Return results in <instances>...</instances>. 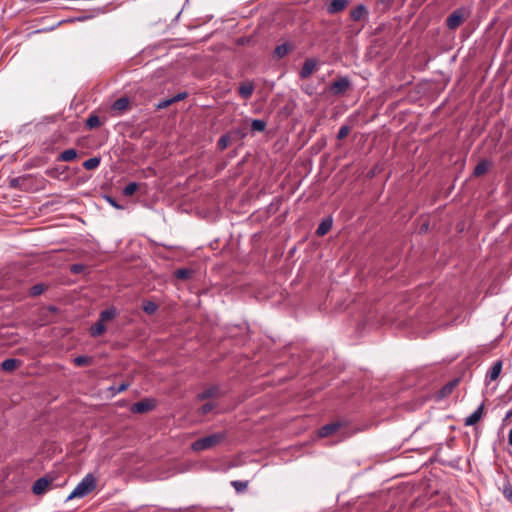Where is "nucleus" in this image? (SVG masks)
Listing matches in <instances>:
<instances>
[{
	"label": "nucleus",
	"instance_id": "f257e3e1",
	"mask_svg": "<svg viewBox=\"0 0 512 512\" xmlns=\"http://www.w3.org/2000/svg\"><path fill=\"white\" fill-rule=\"evenodd\" d=\"M95 478L92 474L85 475L76 485L72 492L67 496L66 501L74 498H83L95 489Z\"/></svg>",
	"mask_w": 512,
	"mask_h": 512
},
{
	"label": "nucleus",
	"instance_id": "f03ea898",
	"mask_svg": "<svg viewBox=\"0 0 512 512\" xmlns=\"http://www.w3.org/2000/svg\"><path fill=\"white\" fill-rule=\"evenodd\" d=\"M226 438V433L217 432L211 435L197 439L191 444V449L195 452L204 451L219 445Z\"/></svg>",
	"mask_w": 512,
	"mask_h": 512
},
{
	"label": "nucleus",
	"instance_id": "7ed1b4c3",
	"mask_svg": "<svg viewBox=\"0 0 512 512\" xmlns=\"http://www.w3.org/2000/svg\"><path fill=\"white\" fill-rule=\"evenodd\" d=\"M470 15V9L459 7L455 9L446 19V26L449 30L457 29L462 22Z\"/></svg>",
	"mask_w": 512,
	"mask_h": 512
},
{
	"label": "nucleus",
	"instance_id": "20e7f679",
	"mask_svg": "<svg viewBox=\"0 0 512 512\" xmlns=\"http://www.w3.org/2000/svg\"><path fill=\"white\" fill-rule=\"evenodd\" d=\"M351 87V81L348 77H340L332 82L329 86V91L333 95H341Z\"/></svg>",
	"mask_w": 512,
	"mask_h": 512
},
{
	"label": "nucleus",
	"instance_id": "39448f33",
	"mask_svg": "<svg viewBox=\"0 0 512 512\" xmlns=\"http://www.w3.org/2000/svg\"><path fill=\"white\" fill-rule=\"evenodd\" d=\"M155 407V402L152 399H143L134 403L131 407V411L133 413H146L153 410Z\"/></svg>",
	"mask_w": 512,
	"mask_h": 512
},
{
	"label": "nucleus",
	"instance_id": "423d86ee",
	"mask_svg": "<svg viewBox=\"0 0 512 512\" xmlns=\"http://www.w3.org/2000/svg\"><path fill=\"white\" fill-rule=\"evenodd\" d=\"M318 62L315 58H308L303 63V66L299 72L301 79H307L316 70Z\"/></svg>",
	"mask_w": 512,
	"mask_h": 512
},
{
	"label": "nucleus",
	"instance_id": "0eeeda50",
	"mask_svg": "<svg viewBox=\"0 0 512 512\" xmlns=\"http://www.w3.org/2000/svg\"><path fill=\"white\" fill-rule=\"evenodd\" d=\"M50 480L45 477L37 479L32 487V491L36 495H41L46 492L48 486L50 485Z\"/></svg>",
	"mask_w": 512,
	"mask_h": 512
},
{
	"label": "nucleus",
	"instance_id": "6e6552de",
	"mask_svg": "<svg viewBox=\"0 0 512 512\" xmlns=\"http://www.w3.org/2000/svg\"><path fill=\"white\" fill-rule=\"evenodd\" d=\"M502 366H503V363L501 360L495 361L493 363L492 367L488 370V372L486 374V380L487 381L496 380L502 371Z\"/></svg>",
	"mask_w": 512,
	"mask_h": 512
},
{
	"label": "nucleus",
	"instance_id": "1a4fd4ad",
	"mask_svg": "<svg viewBox=\"0 0 512 512\" xmlns=\"http://www.w3.org/2000/svg\"><path fill=\"white\" fill-rule=\"evenodd\" d=\"M368 9L364 4H359L350 12L353 21H360L363 17L368 16Z\"/></svg>",
	"mask_w": 512,
	"mask_h": 512
},
{
	"label": "nucleus",
	"instance_id": "9d476101",
	"mask_svg": "<svg viewBox=\"0 0 512 512\" xmlns=\"http://www.w3.org/2000/svg\"><path fill=\"white\" fill-rule=\"evenodd\" d=\"M484 404L482 403L473 413L466 417L464 424L466 426L475 425L482 417Z\"/></svg>",
	"mask_w": 512,
	"mask_h": 512
},
{
	"label": "nucleus",
	"instance_id": "9b49d317",
	"mask_svg": "<svg viewBox=\"0 0 512 512\" xmlns=\"http://www.w3.org/2000/svg\"><path fill=\"white\" fill-rule=\"evenodd\" d=\"M348 0H332L327 7L329 14H336L346 8Z\"/></svg>",
	"mask_w": 512,
	"mask_h": 512
},
{
	"label": "nucleus",
	"instance_id": "f8f14e48",
	"mask_svg": "<svg viewBox=\"0 0 512 512\" xmlns=\"http://www.w3.org/2000/svg\"><path fill=\"white\" fill-rule=\"evenodd\" d=\"M492 166V162L487 159H482L474 168L473 175L475 177H480L484 175L489 168Z\"/></svg>",
	"mask_w": 512,
	"mask_h": 512
},
{
	"label": "nucleus",
	"instance_id": "ddd939ff",
	"mask_svg": "<svg viewBox=\"0 0 512 512\" xmlns=\"http://www.w3.org/2000/svg\"><path fill=\"white\" fill-rule=\"evenodd\" d=\"M341 424L339 422H332L324 425L319 430L320 437H327L334 434L339 428Z\"/></svg>",
	"mask_w": 512,
	"mask_h": 512
},
{
	"label": "nucleus",
	"instance_id": "4468645a",
	"mask_svg": "<svg viewBox=\"0 0 512 512\" xmlns=\"http://www.w3.org/2000/svg\"><path fill=\"white\" fill-rule=\"evenodd\" d=\"M333 220L331 217L324 218L316 229L318 236L326 235L332 228Z\"/></svg>",
	"mask_w": 512,
	"mask_h": 512
},
{
	"label": "nucleus",
	"instance_id": "2eb2a0df",
	"mask_svg": "<svg viewBox=\"0 0 512 512\" xmlns=\"http://www.w3.org/2000/svg\"><path fill=\"white\" fill-rule=\"evenodd\" d=\"M218 395H220L219 387L218 386H212V387H209V388L205 389L201 393H199L197 395V399L200 400V401H203V400H206V399H209V398H212V397H216Z\"/></svg>",
	"mask_w": 512,
	"mask_h": 512
},
{
	"label": "nucleus",
	"instance_id": "dca6fc26",
	"mask_svg": "<svg viewBox=\"0 0 512 512\" xmlns=\"http://www.w3.org/2000/svg\"><path fill=\"white\" fill-rule=\"evenodd\" d=\"M254 92V84L252 82H246L240 85L238 89L239 95L243 99H249Z\"/></svg>",
	"mask_w": 512,
	"mask_h": 512
},
{
	"label": "nucleus",
	"instance_id": "f3484780",
	"mask_svg": "<svg viewBox=\"0 0 512 512\" xmlns=\"http://www.w3.org/2000/svg\"><path fill=\"white\" fill-rule=\"evenodd\" d=\"M21 364V361L18 360V359H15V358H8V359H5L2 363H1V369L3 371H6V372H12L14 371L17 367H19Z\"/></svg>",
	"mask_w": 512,
	"mask_h": 512
},
{
	"label": "nucleus",
	"instance_id": "a211bd4d",
	"mask_svg": "<svg viewBox=\"0 0 512 512\" xmlns=\"http://www.w3.org/2000/svg\"><path fill=\"white\" fill-rule=\"evenodd\" d=\"M106 330V326L103 322H101L100 320H98L96 323H94L90 329H89V332H90V335L92 337H98L100 335H102Z\"/></svg>",
	"mask_w": 512,
	"mask_h": 512
},
{
	"label": "nucleus",
	"instance_id": "6ab92c4d",
	"mask_svg": "<svg viewBox=\"0 0 512 512\" xmlns=\"http://www.w3.org/2000/svg\"><path fill=\"white\" fill-rule=\"evenodd\" d=\"M77 157V151L73 148L64 150L59 156L58 160L63 162H69Z\"/></svg>",
	"mask_w": 512,
	"mask_h": 512
},
{
	"label": "nucleus",
	"instance_id": "aec40b11",
	"mask_svg": "<svg viewBox=\"0 0 512 512\" xmlns=\"http://www.w3.org/2000/svg\"><path fill=\"white\" fill-rule=\"evenodd\" d=\"M128 106H129V99L127 97H121L113 103L112 109L114 111H124L128 108Z\"/></svg>",
	"mask_w": 512,
	"mask_h": 512
},
{
	"label": "nucleus",
	"instance_id": "412c9836",
	"mask_svg": "<svg viewBox=\"0 0 512 512\" xmlns=\"http://www.w3.org/2000/svg\"><path fill=\"white\" fill-rule=\"evenodd\" d=\"M116 313H117V311L115 308L105 309V310L101 311L98 320L105 323L106 321L113 319L116 316Z\"/></svg>",
	"mask_w": 512,
	"mask_h": 512
},
{
	"label": "nucleus",
	"instance_id": "4be33fe9",
	"mask_svg": "<svg viewBox=\"0 0 512 512\" xmlns=\"http://www.w3.org/2000/svg\"><path fill=\"white\" fill-rule=\"evenodd\" d=\"M266 122L262 119H253L251 121L252 132H263L266 129Z\"/></svg>",
	"mask_w": 512,
	"mask_h": 512
},
{
	"label": "nucleus",
	"instance_id": "5701e85b",
	"mask_svg": "<svg viewBox=\"0 0 512 512\" xmlns=\"http://www.w3.org/2000/svg\"><path fill=\"white\" fill-rule=\"evenodd\" d=\"M101 159L99 157H92L83 162V167L86 170H94L99 167Z\"/></svg>",
	"mask_w": 512,
	"mask_h": 512
},
{
	"label": "nucleus",
	"instance_id": "b1692460",
	"mask_svg": "<svg viewBox=\"0 0 512 512\" xmlns=\"http://www.w3.org/2000/svg\"><path fill=\"white\" fill-rule=\"evenodd\" d=\"M193 271L189 268H179L175 271L174 275L177 279L186 280L189 279Z\"/></svg>",
	"mask_w": 512,
	"mask_h": 512
},
{
	"label": "nucleus",
	"instance_id": "393cba45",
	"mask_svg": "<svg viewBox=\"0 0 512 512\" xmlns=\"http://www.w3.org/2000/svg\"><path fill=\"white\" fill-rule=\"evenodd\" d=\"M290 51V47L288 44L284 43L281 45H278L274 50V55L277 58H283L285 57Z\"/></svg>",
	"mask_w": 512,
	"mask_h": 512
},
{
	"label": "nucleus",
	"instance_id": "a878e982",
	"mask_svg": "<svg viewBox=\"0 0 512 512\" xmlns=\"http://www.w3.org/2000/svg\"><path fill=\"white\" fill-rule=\"evenodd\" d=\"M142 308L146 314L152 315L157 311L158 306L155 302L147 300V301H144Z\"/></svg>",
	"mask_w": 512,
	"mask_h": 512
},
{
	"label": "nucleus",
	"instance_id": "bb28decb",
	"mask_svg": "<svg viewBox=\"0 0 512 512\" xmlns=\"http://www.w3.org/2000/svg\"><path fill=\"white\" fill-rule=\"evenodd\" d=\"M73 362L76 366L82 367L90 364L92 362V358L85 355H79L74 358Z\"/></svg>",
	"mask_w": 512,
	"mask_h": 512
},
{
	"label": "nucleus",
	"instance_id": "cd10ccee",
	"mask_svg": "<svg viewBox=\"0 0 512 512\" xmlns=\"http://www.w3.org/2000/svg\"><path fill=\"white\" fill-rule=\"evenodd\" d=\"M100 119L97 115H90L86 120V127L88 129H93L99 126Z\"/></svg>",
	"mask_w": 512,
	"mask_h": 512
},
{
	"label": "nucleus",
	"instance_id": "c85d7f7f",
	"mask_svg": "<svg viewBox=\"0 0 512 512\" xmlns=\"http://www.w3.org/2000/svg\"><path fill=\"white\" fill-rule=\"evenodd\" d=\"M138 189V184L136 182H130L128 185H126L123 189V195L124 196H131L133 195Z\"/></svg>",
	"mask_w": 512,
	"mask_h": 512
},
{
	"label": "nucleus",
	"instance_id": "c756f323",
	"mask_svg": "<svg viewBox=\"0 0 512 512\" xmlns=\"http://www.w3.org/2000/svg\"><path fill=\"white\" fill-rule=\"evenodd\" d=\"M229 140H230V137L228 134H224L222 135L218 142H217V147L220 151H224L227 147H228V144H229Z\"/></svg>",
	"mask_w": 512,
	"mask_h": 512
},
{
	"label": "nucleus",
	"instance_id": "7c9ffc66",
	"mask_svg": "<svg viewBox=\"0 0 512 512\" xmlns=\"http://www.w3.org/2000/svg\"><path fill=\"white\" fill-rule=\"evenodd\" d=\"M502 493L505 499L512 504V485L509 482L503 485Z\"/></svg>",
	"mask_w": 512,
	"mask_h": 512
},
{
	"label": "nucleus",
	"instance_id": "2f4dec72",
	"mask_svg": "<svg viewBox=\"0 0 512 512\" xmlns=\"http://www.w3.org/2000/svg\"><path fill=\"white\" fill-rule=\"evenodd\" d=\"M456 384H457V380H454V381L449 382L445 386H443L442 389L440 390L441 396L445 397L448 394H450L452 392V390L455 388Z\"/></svg>",
	"mask_w": 512,
	"mask_h": 512
},
{
	"label": "nucleus",
	"instance_id": "473e14b6",
	"mask_svg": "<svg viewBox=\"0 0 512 512\" xmlns=\"http://www.w3.org/2000/svg\"><path fill=\"white\" fill-rule=\"evenodd\" d=\"M44 290H45L44 284H42V283L35 284L30 288V295L31 296H39L40 294H42L44 292Z\"/></svg>",
	"mask_w": 512,
	"mask_h": 512
},
{
	"label": "nucleus",
	"instance_id": "72a5a7b5",
	"mask_svg": "<svg viewBox=\"0 0 512 512\" xmlns=\"http://www.w3.org/2000/svg\"><path fill=\"white\" fill-rule=\"evenodd\" d=\"M231 485L234 487V489L237 492H242V491H244L247 488L248 483L246 481L236 480V481H232Z\"/></svg>",
	"mask_w": 512,
	"mask_h": 512
},
{
	"label": "nucleus",
	"instance_id": "f704fd0d",
	"mask_svg": "<svg viewBox=\"0 0 512 512\" xmlns=\"http://www.w3.org/2000/svg\"><path fill=\"white\" fill-rule=\"evenodd\" d=\"M350 128L347 125H342L337 133V139L342 140L348 136Z\"/></svg>",
	"mask_w": 512,
	"mask_h": 512
},
{
	"label": "nucleus",
	"instance_id": "c9c22d12",
	"mask_svg": "<svg viewBox=\"0 0 512 512\" xmlns=\"http://www.w3.org/2000/svg\"><path fill=\"white\" fill-rule=\"evenodd\" d=\"M128 386L129 385L127 383H122L119 386H111L109 390L112 392L113 395H116L118 393L125 391L128 388Z\"/></svg>",
	"mask_w": 512,
	"mask_h": 512
},
{
	"label": "nucleus",
	"instance_id": "e433bc0d",
	"mask_svg": "<svg viewBox=\"0 0 512 512\" xmlns=\"http://www.w3.org/2000/svg\"><path fill=\"white\" fill-rule=\"evenodd\" d=\"M105 200L114 208L118 209V210H122L124 209V207L120 204H118V202L111 196H105Z\"/></svg>",
	"mask_w": 512,
	"mask_h": 512
},
{
	"label": "nucleus",
	"instance_id": "4c0bfd02",
	"mask_svg": "<svg viewBox=\"0 0 512 512\" xmlns=\"http://www.w3.org/2000/svg\"><path fill=\"white\" fill-rule=\"evenodd\" d=\"M172 104H173L172 99L169 98V99H165V100L160 101L156 105V107H157V109H165V108L169 107Z\"/></svg>",
	"mask_w": 512,
	"mask_h": 512
},
{
	"label": "nucleus",
	"instance_id": "58836bf2",
	"mask_svg": "<svg viewBox=\"0 0 512 512\" xmlns=\"http://www.w3.org/2000/svg\"><path fill=\"white\" fill-rule=\"evenodd\" d=\"M187 96H188L187 92H180V93L176 94L175 96L171 97V99H172L173 103H176V102L184 100L185 98H187Z\"/></svg>",
	"mask_w": 512,
	"mask_h": 512
},
{
	"label": "nucleus",
	"instance_id": "ea45409f",
	"mask_svg": "<svg viewBox=\"0 0 512 512\" xmlns=\"http://www.w3.org/2000/svg\"><path fill=\"white\" fill-rule=\"evenodd\" d=\"M213 408H214L213 403H206L201 407L200 411L203 415H206V414L210 413L213 410Z\"/></svg>",
	"mask_w": 512,
	"mask_h": 512
},
{
	"label": "nucleus",
	"instance_id": "a19ab883",
	"mask_svg": "<svg viewBox=\"0 0 512 512\" xmlns=\"http://www.w3.org/2000/svg\"><path fill=\"white\" fill-rule=\"evenodd\" d=\"M70 270L73 273H80L83 270V265H81V264H73L71 266Z\"/></svg>",
	"mask_w": 512,
	"mask_h": 512
},
{
	"label": "nucleus",
	"instance_id": "79ce46f5",
	"mask_svg": "<svg viewBox=\"0 0 512 512\" xmlns=\"http://www.w3.org/2000/svg\"><path fill=\"white\" fill-rule=\"evenodd\" d=\"M18 182H19V179L18 178H14L11 180L10 184L12 187H17L18 186Z\"/></svg>",
	"mask_w": 512,
	"mask_h": 512
},
{
	"label": "nucleus",
	"instance_id": "37998d69",
	"mask_svg": "<svg viewBox=\"0 0 512 512\" xmlns=\"http://www.w3.org/2000/svg\"><path fill=\"white\" fill-rule=\"evenodd\" d=\"M508 443L510 446H512V428L510 429L508 434Z\"/></svg>",
	"mask_w": 512,
	"mask_h": 512
},
{
	"label": "nucleus",
	"instance_id": "c03bdc74",
	"mask_svg": "<svg viewBox=\"0 0 512 512\" xmlns=\"http://www.w3.org/2000/svg\"><path fill=\"white\" fill-rule=\"evenodd\" d=\"M510 417H512V408L509 411H507L505 419H509Z\"/></svg>",
	"mask_w": 512,
	"mask_h": 512
},
{
	"label": "nucleus",
	"instance_id": "a18cd8bd",
	"mask_svg": "<svg viewBox=\"0 0 512 512\" xmlns=\"http://www.w3.org/2000/svg\"><path fill=\"white\" fill-rule=\"evenodd\" d=\"M236 133H238L242 138L246 136V133H244L240 130L236 131Z\"/></svg>",
	"mask_w": 512,
	"mask_h": 512
}]
</instances>
